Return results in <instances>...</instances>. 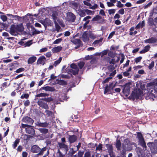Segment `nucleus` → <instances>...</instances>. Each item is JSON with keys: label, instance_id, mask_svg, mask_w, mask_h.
I'll use <instances>...</instances> for the list:
<instances>
[{"label": "nucleus", "instance_id": "nucleus-53", "mask_svg": "<svg viewBox=\"0 0 157 157\" xmlns=\"http://www.w3.org/2000/svg\"><path fill=\"white\" fill-rule=\"evenodd\" d=\"M25 69L23 68H20L17 70L16 72L17 73L21 72L22 71H24L25 70Z\"/></svg>", "mask_w": 157, "mask_h": 157}, {"label": "nucleus", "instance_id": "nucleus-23", "mask_svg": "<svg viewBox=\"0 0 157 157\" xmlns=\"http://www.w3.org/2000/svg\"><path fill=\"white\" fill-rule=\"evenodd\" d=\"M62 49V47L60 46L55 47L52 49V52L54 53H56L59 52Z\"/></svg>", "mask_w": 157, "mask_h": 157}, {"label": "nucleus", "instance_id": "nucleus-42", "mask_svg": "<svg viewBox=\"0 0 157 157\" xmlns=\"http://www.w3.org/2000/svg\"><path fill=\"white\" fill-rule=\"evenodd\" d=\"M41 99L43 100H44L47 102L51 101L53 100V99L51 97L48 98H42Z\"/></svg>", "mask_w": 157, "mask_h": 157}, {"label": "nucleus", "instance_id": "nucleus-13", "mask_svg": "<svg viewBox=\"0 0 157 157\" xmlns=\"http://www.w3.org/2000/svg\"><path fill=\"white\" fill-rule=\"evenodd\" d=\"M40 148L36 145H34L32 146L31 148V151L33 153H37L39 152Z\"/></svg>", "mask_w": 157, "mask_h": 157}, {"label": "nucleus", "instance_id": "nucleus-20", "mask_svg": "<svg viewBox=\"0 0 157 157\" xmlns=\"http://www.w3.org/2000/svg\"><path fill=\"white\" fill-rule=\"evenodd\" d=\"M82 40L84 42L88 41L89 40V38L86 32L84 33L81 37Z\"/></svg>", "mask_w": 157, "mask_h": 157}, {"label": "nucleus", "instance_id": "nucleus-11", "mask_svg": "<svg viewBox=\"0 0 157 157\" xmlns=\"http://www.w3.org/2000/svg\"><path fill=\"white\" fill-rule=\"evenodd\" d=\"M46 61V59L45 57L44 56H41L37 59L36 64L37 65L42 64L44 65Z\"/></svg>", "mask_w": 157, "mask_h": 157}, {"label": "nucleus", "instance_id": "nucleus-28", "mask_svg": "<svg viewBox=\"0 0 157 157\" xmlns=\"http://www.w3.org/2000/svg\"><path fill=\"white\" fill-rule=\"evenodd\" d=\"M150 46L149 45H147L145 47L144 49L140 52V53H144L149 51V50Z\"/></svg>", "mask_w": 157, "mask_h": 157}, {"label": "nucleus", "instance_id": "nucleus-51", "mask_svg": "<svg viewBox=\"0 0 157 157\" xmlns=\"http://www.w3.org/2000/svg\"><path fill=\"white\" fill-rule=\"evenodd\" d=\"M142 59V57L141 56L139 57L136 58L135 59V62L136 63H137L141 61V59Z\"/></svg>", "mask_w": 157, "mask_h": 157}, {"label": "nucleus", "instance_id": "nucleus-10", "mask_svg": "<svg viewBox=\"0 0 157 157\" xmlns=\"http://www.w3.org/2000/svg\"><path fill=\"white\" fill-rule=\"evenodd\" d=\"M104 20L98 15H97L92 19L93 21H96L98 23L102 24L104 23Z\"/></svg>", "mask_w": 157, "mask_h": 157}, {"label": "nucleus", "instance_id": "nucleus-60", "mask_svg": "<svg viewBox=\"0 0 157 157\" xmlns=\"http://www.w3.org/2000/svg\"><path fill=\"white\" fill-rule=\"evenodd\" d=\"M86 13L87 14L90 15L92 13V12L90 10L86 9L85 10V13Z\"/></svg>", "mask_w": 157, "mask_h": 157}, {"label": "nucleus", "instance_id": "nucleus-48", "mask_svg": "<svg viewBox=\"0 0 157 157\" xmlns=\"http://www.w3.org/2000/svg\"><path fill=\"white\" fill-rule=\"evenodd\" d=\"M32 44V40H29L25 44V47L29 46Z\"/></svg>", "mask_w": 157, "mask_h": 157}, {"label": "nucleus", "instance_id": "nucleus-46", "mask_svg": "<svg viewBox=\"0 0 157 157\" xmlns=\"http://www.w3.org/2000/svg\"><path fill=\"white\" fill-rule=\"evenodd\" d=\"M45 112L46 113V115L48 116L49 117L52 116V112L49 110H46Z\"/></svg>", "mask_w": 157, "mask_h": 157}, {"label": "nucleus", "instance_id": "nucleus-4", "mask_svg": "<svg viewBox=\"0 0 157 157\" xmlns=\"http://www.w3.org/2000/svg\"><path fill=\"white\" fill-rule=\"evenodd\" d=\"M131 85V84L130 83H128L123 86V92L126 97L128 96L129 94Z\"/></svg>", "mask_w": 157, "mask_h": 157}, {"label": "nucleus", "instance_id": "nucleus-25", "mask_svg": "<svg viewBox=\"0 0 157 157\" xmlns=\"http://www.w3.org/2000/svg\"><path fill=\"white\" fill-rule=\"evenodd\" d=\"M58 144L60 148H63L66 151H67L68 146L64 144L60 143H59Z\"/></svg>", "mask_w": 157, "mask_h": 157}, {"label": "nucleus", "instance_id": "nucleus-40", "mask_svg": "<svg viewBox=\"0 0 157 157\" xmlns=\"http://www.w3.org/2000/svg\"><path fill=\"white\" fill-rule=\"evenodd\" d=\"M78 66L80 69H82L85 65V63L83 61L80 62L78 63Z\"/></svg>", "mask_w": 157, "mask_h": 157}, {"label": "nucleus", "instance_id": "nucleus-3", "mask_svg": "<svg viewBox=\"0 0 157 157\" xmlns=\"http://www.w3.org/2000/svg\"><path fill=\"white\" fill-rule=\"evenodd\" d=\"M148 147L150 148L152 153L156 154L157 153V147L156 145L153 142H149L147 144Z\"/></svg>", "mask_w": 157, "mask_h": 157}, {"label": "nucleus", "instance_id": "nucleus-7", "mask_svg": "<svg viewBox=\"0 0 157 157\" xmlns=\"http://www.w3.org/2000/svg\"><path fill=\"white\" fill-rule=\"evenodd\" d=\"M22 121L25 123L32 125L34 122V121L29 117L26 116L23 118Z\"/></svg>", "mask_w": 157, "mask_h": 157}, {"label": "nucleus", "instance_id": "nucleus-39", "mask_svg": "<svg viewBox=\"0 0 157 157\" xmlns=\"http://www.w3.org/2000/svg\"><path fill=\"white\" fill-rule=\"evenodd\" d=\"M56 156L57 157H64V155L62 154L59 149L56 153Z\"/></svg>", "mask_w": 157, "mask_h": 157}, {"label": "nucleus", "instance_id": "nucleus-61", "mask_svg": "<svg viewBox=\"0 0 157 157\" xmlns=\"http://www.w3.org/2000/svg\"><path fill=\"white\" fill-rule=\"evenodd\" d=\"M48 48H43L42 49H40V52H46L47 51Z\"/></svg>", "mask_w": 157, "mask_h": 157}, {"label": "nucleus", "instance_id": "nucleus-14", "mask_svg": "<svg viewBox=\"0 0 157 157\" xmlns=\"http://www.w3.org/2000/svg\"><path fill=\"white\" fill-rule=\"evenodd\" d=\"M76 11L81 17H83L86 15V14L85 13V10L81 9V6L76 10Z\"/></svg>", "mask_w": 157, "mask_h": 157}, {"label": "nucleus", "instance_id": "nucleus-56", "mask_svg": "<svg viewBox=\"0 0 157 157\" xmlns=\"http://www.w3.org/2000/svg\"><path fill=\"white\" fill-rule=\"evenodd\" d=\"M89 36L90 38L94 39L95 38L96 36L95 35H94L93 33H91L90 34Z\"/></svg>", "mask_w": 157, "mask_h": 157}, {"label": "nucleus", "instance_id": "nucleus-1", "mask_svg": "<svg viewBox=\"0 0 157 157\" xmlns=\"http://www.w3.org/2000/svg\"><path fill=\"white\" fill-rule=\"evenodd\" d=\"M143 92L140 90L136 89L134 90L132 93L131 96L132 98L134 99H138L140 96L142 95Z\"/></svg>", "mask_w": 157, "mask_h": 157}, {"label": "nucleus", "instance_id": "nucleus-52", "mask_svg": "<svg viewBox=\"0 0 157 157\" xmlns=\"http://www.w3.org/2000/svg\"><path fill=\"white\" fill-rule=\"evenodd\" d=\"M108 69L109 71H112L114 69V67L112 65H110L109 66Z\"/></svg>", "mask_w": 157, "mask_h": 157}, {"label": "nucleus", "instance_id": "nucleus-38", "mask_svg": "<svg viewBox=\"0 0 157 157\" xmlns=\"http://www.w3.org/2000/svg\"><path fill=\"white\" fill-rule=\"evenodd\" d=\"M62 58L61 57H60L58 60L55 62L53 64V65L55 67L58 64L60 63L62 60Z\"/></svg>", "mask_w": 157, "mask_h": 157}, {"label": "nucleus", "instance_id": "nucleus-22", "mask_svg": "<svg viewBox=\"0 0 157 157\" xmlns=\"http://www.w3.org/2000/svg\"><path fill=\"white\" fill-rule=\"evenodd\" d=\"M35 124L37 126L43 127H46L48 125V123L46 122L41 123L39 122H37Z\"/></svg>", "mask_w": 157, "mask_h": 157}, {"label": "nucleus", "instance_id": "nucleus-21", "mask_svg": "<svg viewBox=\"0 0 157 157\" xmlns=\"http://www.w3.org/2000/svg\"><path fill=\"white\" fill-rule=\"evenodd\" d=\"M36 59V57L35 56H33L30 57L28 60V63L29 64H32L34 62Z\"/></svg>", "mask_w": 157, "mask_h": 157}, {"label": "nucleus", "instance_id": "nucleus-37", "mask_svg": "<svg viewBox=\"0 0 157 157\" xmlns=\"http://www.w3.org/2000/svg\"><path fill=\"white\" fill-rule=\"evenodd\" d=\"M20 142V139H17L15 141V142L13 144V148H15L17 146V144H18Z\"/></svg>", "mask_w": 157, "mask_h": 157}, {"label": "nucleus", "instance_id": "nucleus-26", "mask_svg": "<svg viewBox=\"0 0 157 157\" xmlns=\"http://www.w3.org/2000/svg\"><path fill=\"white\" fill-rule=\"evenodd\" d=\"M43 24L45 25L46 26L47 25H53V23L48 18H46L44 20Z\"/></svg>", "mask_w": 157, "mask_h": 157}, {"label": "nucleus", "instance_id": "nucleus-43", "mask_svg": "<svg viewBox=\"0 0 157 157\" xmlns=\"http://www.w3.org/2000/svg\"><path fill=\"white\" fill-rule=\"evenodd\" d=\"M108 51L109 50H106L102 51L100 53L101 56L102 57L103 56L106 55L108 52Z\"/></svg>", "mask_w": 157, "mask_h": 157}, {"label": "nucleus", "instance_id": "nucleus-27", "mask_svg": "<svg viewBox=\"0 0 157 157\" xmlns=\"http://www.w3.org/2000/svg\"><path fill=\"white\" fill-rule=\"evenodd\" d=\"M145 25V22L144 21H143L142 22H140L136 27V28L138 29L140 28H142Z\"/></svg>", "mask_w": 157, "mask_h": 157}, {"label": "nucleus", "instance_id": "nucleus-62", "mask_svg": "<svg viewBox=\"0 0 157 157\" xmlns=\"http://www.w3.org/2000/svg\"><path fill=\"white\" fill-rule=\"evenodd\" d=\"M76 152V151H74L73 150V149H71L70 150V151H69V152L70 153V155H73Z\"/></svg>", "mask_w": 157, "mask_h": 157}, {"label": "nucleus", "instance_id": "nucleus-29", "mask_svg": "<svg viewBox=\"0 0 157 157\" xmlns=\"http://www.w3.org/2000/svg\"><path fill=\"white\" fill-rule=\"evenodd\" d=\"M107 150L109 154L112 153L113 152V147L111 145L108 144L107 145Z\"/></svg>", "mask_w": 157, "mask_h": 157}, {"label": "nucleus", "instance_id": "nucleus-44", "mask_svg": "<svg viewBox=\"0 0 157 157\" xmlns=\"http://www.w3.org/2000/svg\"><path fill=\"white\" fill-rule=\"evenodd\" d=\"M84 152L80 151H79L78 153V155L77 156L76 155H75V156L74 157H82V155L83 154Z\"/></svg>", "mask_w": 157, "mask_h": 157}, {"label": "nucleus", "instance_id": "nucleus-35", "mask_svg": "<svg viewBox=\"0 0 157 157\" xmlns=\"http://www.w3.org/2000/svg\"><path fill=\"white\" fill-rule=\"evenodd\" d=\"M46 150V147H44L43 148L41 149H40V151L36 155H43L44 152Z\"/></svg>", "mask_w": 157, "mask_h": 157}, {"label": "nucleus", "instance_id": "nucleus-55", "mask_svg": "<svg viewBox=\"0 0 157 157\" xmlns=\"http://www.w3.org/2000/svg\"><path fill=\"white\" fill-rule=\"evenodd\" d=\"M108 13L109 14L114 13L115 12V9L109 10H108Z\"/></svg>", "mask_w": 157, "mask_h": 157}, {"label": "nucleus", "instance_id": "nucleus-54", "mask_svg": "<svg viewBox=\"0 0 157 157\" xmlns=\"http://www.w3.org/2000/svg\"><path fill=\"white\" fill-rule=\"evenodd\" d=\"M117 6L118 7L121 8L123 6V5L121 3L120 1H118L117 2Z\"/></svg>", "mask_w": 157, "mask_h": 157}, {"label": "nucleus", "instance_id": "nucleus-15", "mask_svg": "<svg viewBox=\"0 0 157 157\" xmlns=\"http://www.w3.org/2000/svg\"><path fill=\"white\" fill-rule=\"evenodd\" d=\"M136 152L139 157H145L144 151L142 149L138 148L136 149Z\"/></svg>", "mask_w": 157, "mask_h": 157}, {"label": "nucleus", "instance_id": "nucleus-45", "mask_svg": "<svg viewBox=\"0 0 157 157\" xmlns=\"http://www.w3.org/2000/svg\"><path fill=\"white\" fill-rule=\"evenodd\" d=\"M102 40V38H101L99 40H95L93 43V44L95 45L101 42Z\"/></svg>", "mask_w": 157, "mask_h": 157}, {"label": "nucleus", "instance_id": "nucleus-18", "mask_svg": "<svg viewBox=\"0 0 157 157\" xmlns=\"http://www.w3.org/2000/svg\"><path fill=\"white\" fill-rule=\"evenodd\" d=\"M157 39L154 37L145 40L144 42L146 43H152L156 42Z\"/></svg>", "mask_w": 157, "mask_h": 157}, {"label": "nucleus", "instance_id": "nucleus-6", "mask_svg": "<svg viewBox=\"0 0 157 157\" xmlns=\"http://www.w3.org/2000/svg\"><path fill=\"white\" fill-rule=\"evenodd\" d=\"M71 67L72 68L71 72L74 75L77 74L79 71V69L77 66L75 64H71Z\"/></svg>", "mask_w": 157, "mask_h": 157}, {"label": "nucleus", "instance_id": "nucleus-49", "mask_svg": "<svg viewBox=\"0 0 157 157\" xmlns=\"http://www.w3.org/2000/svg\"><path fill=\"white\" fill-rule=\"evenodd\" d=\"M1 18L4 21H5L7 20V17L5 15H1Z\"/></svg>", "mask_w": 157, "mask_h": 157}, {"label": "nucleus", "instance_id": "nucleus-41", "mask_svg": "<svg viewBox=\"0 0 157 157\" xmlns=\"http://www.w3.org/2000/svg\"><path fill=\"white\" fill-rule=\"evenodd\" d=\"M62 40V38H59L56 39L53 43V44H58L59 43H60Z\"/></svg>", "mask_w": 157, "mask_h": 157}, {"label": "nucleus", "instance_id": "nucleus-47", "mask_svg": "<svg viewBox=\"0 0 157 157\" xmlns=\"http://www.w3.org/2000/svg\"><path fill=\"white\" fill-rule=\"evenodd\" d=\"M29 95L28 94H22L21 97V99H23L24 98H28L29 97Z\"/></svg>", "mask_w": 157, "mask_h": 157}, {"label": "nucleus", "instance_id": "nucleus-36", "mask_svg": "<svg viewBox=\"0 0 157 157\" xmlns=\"http://www.w3.org/2000/svg\"><path fill=\"white\" fill-rule=\"evenodd\" d=\"M55 26L56 28V30L57 31V32H59V30L61 29V27L60 26L58 25V23L56 21H55Z\"/></svg>", "mask_w": 157, "mask_h": 157}, {"label": "nucleus", "instance_id": "nucleus-63", "mask_svg": "<svg viewBox=\"0 0 157 157\" xmlns=\"http://www.w3.org/2000/svg\"><path fill=\"white\" fill-rule=\"evenodd\" d=\"M30 102L29 100H27L25 101L24 103V105L25 106H28L30 104Z\"/></svg>", "mask_w": 157, "mask_h": 157}, {"label": "nucleus", "instance_id": "nucleus-30", "mask_svg": "<svg viewBox=\"0 0 157 157\" xmlns=\"http://www.w3.org/2000/svg\"><path fill=\"white\" fill-rule=\"evenodd\" d=\"M71 41L72 43L75 44H79L80 42V40L79 39H71Z\"/></svg>", "mask_w": 157, "mask_h": 157}, {"label": "nucleus", "instance_id": "nucleus-9", "mask_svg": "<svg viewBox=\"0 0 157 157\" xmlns=\"http://www.w3.org/2000/svg\"><path fill=\"white\" fill-rule=\"evenodd\" d=\"M138 139L139 144L143 147L144 150H145L147 149V146L144 138H138Z\"/></svg>", "mask_w": 157, "mask_h": 157}, {"label": "nucleus", "instance_id": "nucleus-31", "mask_svg": "<svg viewBox=\"0 0 157 157\" xmlns=\"http://www.w3.org/2000/svg\"><path fill=\"white\" fill-rule=\"evenodd\" d=\"M126 150L125 148H123L120 152V156L121 157H126Z\"/></svg>", "mask_w": 157, "mask_h": 157}, {"label": "nucleus", "instance_id": "nucleus-57", "mask_svg": "<svg viewBox=\"0 0 157 157\" xmlns=\"http://www.w3.org/2000/svg\"><path fill=\"white\" fill-rule=\"evenodd\" d=\"M102 146L101 144H99L96 148V150L99 151L102 150Z\"/></svg>", "mask_w": 157, "mask_h": 157}, {"label": "nucleus", "instance_id": "nucleus-12", "mask_svg": "<svg viewBox=\"0 0 157 157\" xmlns=\"http://www.w3.org/2000/svg\"><path fill=\"white\" fill-rule=\"evenodd\" d=\"M15 25H12L10 29V33L13 36H16L17 33Z\"/></svg>", "mask_w": 157, "mask_h": 157}, {"label": "nucleus", "instance_id": "nucleus-33", "mask_svg": "<svg viewBox=\"0 0 157 157\" xmlns=\"http://www.w3.org/2000/svg\"><path fill=\"white\" fill-rule=\"evenodd\" d=\"M49 94H48L46 93H41L40 94H37L36 96L37 97H45L46 96H48Z\"/></svg>", "mask_w": 157, "mask_h": 157}, {"label": "nucleus", "instance_id": "nucleus-34", "mask_svg": "<svg viewBox=\"0 0 157 157\" xmlns=\"http://www.w3.org/2000/svg\"><path fill=\"white\" fill-rule=\"evenodd\" d=\"M121 147V144L120 140H118L117 141L116 147L118 150H120Z\"/></svg>", "mask_w": 157, "mask_h": 157}, {"label": "nucleus", "instance_id": "nucleus-19", "mask_svg": "<svg viewBox=\"0 0 157 157\" xmlns=\"http://www.w3.org/2000/svg\"><path fill=\"white\" fill-rule=\"evenodd\" d=\"M15 27L18 32H21L24 30V28L22 24L15 25Z\"/></svg>", "mask_w": 157, "mask_h": 157}, {"label": "nucleus", "instance_id": "nucleus-64", "mask_svg": "<svg viewBox=\"0 0 157 157\" xmlns=\"http://www.w3.org/2000/svg\"><path fill=\"white\" fill-rule=\"evenodd\" d=\"M28 153L26 151H23L22 153V157H27Z\"/></svg>", "mask_w": 157, "mask_h": 157}, {"label": "nucleus", "instance_id": "nucleus-32", "mask_svg": "<svg viewBox=\"0 0 157 157\" xmlns=\"http://www.w3.org/2000/svg\"><path fill=\"white\" fill-rule=\"evenodd\" d=\"M39 130L40 132L43 134H45L48 132V130L46 128H40L39 129Z\"/></svg>", "mask_w": 157, "mask_h": 157}, {"label": "nucleus", "instance_id": "nucleus-16", "mask_svg": "<svg viewBox=\"0 0 157 157\" xmlns=\"http://www.w3.org/2000/svg\"><path fill=\"white\" fill-rule=\"evenodd\" d=\"M25 130L27 133L29 134L33 135L35 133L34 129L30 125L28 127L26 128Z\"/></svg>", "mask_w": 157, "mask_h": 157}, {"label": "nucleus", "instance_id": "nucleus-58", "mask_svg": "<svg viewBox=\"0 0 157 157\" xmlns=\"http://www.w3.org/2000/svg\"><path fill=\"white\" fill-rule=\"evenodd\" d=\"M90 157V153L89 152H85L84 154V157Z\"/></svg>", "mask_w": 157, "mask_h": 157}, {"label": "nucleus", "instance_id": "nucleus-17", "mask_svg": "<svg viewBox=\"0 0 157 157\" xmlns=\"http://www.w3.org/2000/svg\"><path fill=\"white\" fill-rule=\"evenodd\" d=\"M41 89L44 90L46 91H49L51 92L54 91L55 89L54 87H50L49 86H44L41 88Z\"/></svg>", "mask_w": 157, "mask_h": 157}, {"label": "nucleus", "instance_id": "nucleus-2", "mask_svg": "<svg viewBox=\"0 0 157 157\" xmlns=\"http://www.w3.org/2000/svg\"><path fill=\"white\" fill-rule=\"evenodd\" d=\"M76 16L73 13L68 12L67 13L66 20L69 22H74L76 19Z\"/></svg>", "mask_w": 157, "mask_h": 157}, {"label": "nucleus", "instance_id": "nucleus-24", "mask_svg": "<svg viewBox=\"0 0 157 157\" xmlns=\"http://www.w3.org/2000/svg\"><path fill=\"white\" fill-rule=\"evenodd\" d=\"M56 82L57 84L61 85H66L67 83L66 81L61 79H56Z\"/></svg>", "mask_w": 157, "mask_h": 157}, {"label": "nucleus", "instance_id": "nucleus-5", "mask_svg": "<svg viewBox=\"0 0 157 157\" xmlns=\"http://www.w3.org/2000/svg\"><path fill=\"white\" fill-rule=\"evenodd\" d=\"M69 4L70 6L75 11L81 6L79 5V3L73 1L69 2Z\"/></svg>", "mask_w": 157, "mask_h": 157}, {"label": "nucleus", "instance_id": "nucleus-8", "mask_svg": "<svg viewBox=\"0 0 157 157\" xmlns=\"http://www.w3.org/2000/svg\"><path fill=\"white\" fill-rule=\"evenodd\" d=\"M41 99L38 101L37 102L38 105L43 108L45 109H48L49 107L47 104L44 102Z\"/></svg>", "mask_w": 157, "mask_h": 157}, {"label": "nucleus", "instance_id": "nucleus-59", "mask_svg": "<svg viewBox=\"0 0 157 157\" xmlns=\"http://www.w3.org/2000/svg\"><path fill=\"white\" fill-rule=\"evenodd\" d=\"M115 33V32H114V31L112 32H111L109 35L108 37V39H110L112 37V36L114 35Z\"/></svg>", "mask_w": 157, "mask_h": 157}, {"label": "nucleus", "instance_id": "nucleus-50", "mask_svg": "<svg viewBox=\"0 0 157 157\" xmlns=\"http://www.w3.org/2000/svg\"><path fill=\"white\" fill-rule=\"evenodd\" d=\"M69 141L70 143H74L75 142L77 138H68Z\"/></svg>", "mask_w": 157, "mask_h": 157}]
</instances>
